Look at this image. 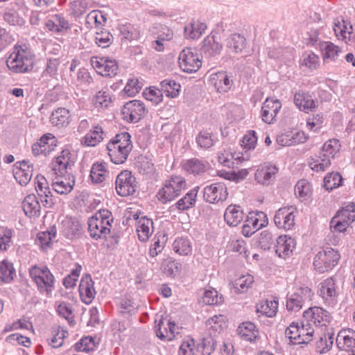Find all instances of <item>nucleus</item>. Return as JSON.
I'll return each instance as SVG.
<instances>
[{
  "instance_id": "nucleus-58",
  "label": "nucleus",
  "mask_w": 355,
  "mask_h": 355,
  "mask_svg": "<svg viewBox=\"0 0 355 355\" xmlns=\"http://www.w3.org/2000/svg\"><path fill=\"white\" fill-rule=\"evenodd\" d=\"M58 314L65 318L70 324L73 322V313L69 303L62 302L57 306Z\"/></svg>"
},
{
  "instance_id": "nucleus-9",
  "label": "nucleus",
  "mask_w": 355,
  "mask_h": 355,
  "mask_svg": "<svg viewBox=\"0 0 355 355\" xmlns=\"http://www.w3.org/2000/svg\"><path fill=\"white\" fill-rule=\"evenodd\" d=\"M136 178L129 171L121 172L116 177L115 188L117 193L121 196L133 195L137 190Z\"/></svg>"
},
{
  "instance_id": "nucleus-34",
  "label": "nucleus",
  "mask_w": 355,
  "mask_h": 355,
  "mask_svg": "<svg viewBox=\"0 0 355 355\" xmlns=\"http://www.w3.org/2000/svg\"><path fill=\"white\" fill-rule=\"evenodd\" d=\"M40 205L35 195L27 196L22 202V209L25 214L29 217L39 216Z\"/></svg>"
},
{
  "instance_id": "nucleus-48",
  "label": "nucleus",
  "mask_w": 355,
  "mask_h": 355,
  "mask_svg": "<svg viewBox=\"0 0 355 355\" xmlns=\"http://www.w3.org/2000/svg\"><path fill=\"white\" fill-rule=\"evenodd\" d=\"M173 250L180 255H188L191 252V245L189 239L183 237L176 239L173 243Z\"/></svg>"
},
{
  "instance_id": "nucleus-26",
  "label": "nucleus",
  "mask_w": 355,
  "mask_h": 355,
  "mask_svg": "<svg viewBox=\"0 0 355 355\" xmlns=\"http://www.w3.org/2000/svg\"><path fill=\"white\" fill-rule=\"evenodd\" d=\"M79 293L82 300L89 304L94 298L96 291L94 288V282L89 275L83 277L79 284Z\"/></svg>"
},
{
  "instance_id": "nucleus-2",
  "label": "nucleus",
  "mask_w": 355,
  "mask_h": 355,
  "mask_svg": "<svg viewBox=\"0 0 355 355\" xmlns=\"http://www.w3.org/2000/svg\"><path fill=\"white\" fill-rule=\"evenodd\" d=\"M111 161L120 164L124 163L132 149L131 136L127 132L117 134L107 145Z\"/></svg>"
},
{
  "instance_id": "nucleus-10",
  "label": "nucleus",
  "mask_w": 355,
  "mask_h": 355,
  "mask_svg": "<svg viewBox=\"0 0 355 355\" xmlns=\"http://www.w3.org/2000/svg\"><path fill=\"white\" fill-rule=\"evenodd\" d=\"M180 68L184 72L197 71L202 65L198 54L190 48L183 49L178 58Z\"/></svg>"
},
{
  "instance_id": "nucleus-41",
  "label": "nucleus",
  "mask_w": 355,
  "mask_h": 355,
  "mask_svg": "<svg viewBox=\"0 0 355 355\" xmlns=\"http://www.w3.org/2000/svg\"><path fill=\"white\" fill-rule=\"evenodd\" d=\"M69 111L64 107H60L52 112L50 121L55 126H64L68 124Z\"/></svg>"
},
{
  "instance_id": "nucleus-14",
  "label": "nucleus",
  "mask_w": 355,
  "mask_h": 355,
  "mask_svg": "<svg viewBox=\"0 0 355 355\" xmlns=\"http://www.w3.org/2000/svg\"><path fill=\"white\" fill-rule=\"evenodd\" d=\"M296 209L292 206L279 209L274 216V222L279 229L292 230L295 225Z\"/></svg>"
},
{
  "instance_id": "nucleus-51",
  "label": "nucleus",
  "mask_w": 355,
  "mask_h": 355,
  "mask_svg": "<svg viewBox=\"0 0 355 355\" xmlns=\"http://www.w3.org/2000/svg\"><path fill=\"white\" fill-rule=\"evenodd\" d=\"M69 333L67 330L60 327L53 332L49 344L52 347L58 348L64 345V340L68 337Z\"/></svg>"
},
{
  "instance_id": "nucleus-8",
  "label": "nucleus",
  "mask_w": 355,
  "mask_h": 355,
  "mask_svg": "<svg viewBox=\"0 0 355 355\" xmlns=\"http://www.w3.org/2000/svg\"><path fill=\"white\" fill-rule=\"evenodd\" d=\"M313 292L308 286H302L296 291L287 295L286 309L289 311L297 312L300 311L305 303L312 300Z\"/></svg>"
},
{
  "instance_id": "nucleus-31",
  "label": "nucleus",
  "mask_w": 355,
  "mask_h": 355,
  "mask_svg": "<svg viewBox=\"0 0 355 355\" xmlns=\"http://www.w3.org/2000/svg\"><path fill=\"white\" fill-rule=\"evenodd\" d=\"M237 331L243 340L250 343L255 342L259 337V330L255 324L251 322H245L241 324L238 327Z\"/></svg>"
},
{
  "instance_id": "nucleus-57",
  "label": "nucleus",
  "mask_w": 355,
  "mask_h": 355,
  "mask_svg": "<svg viewBox=\"0 0 355 355\" xmlns=\"http://www.w3.org/2000/svg\"><path fill=\"white\" fill-rule=\"evenodd\" d=\"M112 40L113 36L107 31L101 30L96 33V44L100 47H108L112 43Z\"/></svg>"
},
{
  "instance_id": "nucleus-43",
  "label": "nucleus",
  "mask_w": 355,
  "mask_h": 355,
  "mask_svg": "<svg viewBox=\"0 0 355 355\" xmlns=\"http://www.w3.org/2000/svg\"><path fill=\"white\" fill-rule=\"evenodd\" d=\"M161 92L166 94V96L175 98L179 95L180 85L171 79H166L160 83Z\"/></svg>"
},
{
  "instance_id": "nucleus-27",
  "label": "nucleus",
  "mask_w": 355,
  "mask_h": 355,
  "mask_svg": "<svg viewBox=\"0 0 355 355\" xmlns=\"http://www.w3.org/2000/svg\"><path fill=\"white\" fill-rule=\"evenodd\" d=\"M105 135L101 125H94L89 132L81 139L80 143L83 146H95L103 141Z\"/></svg>"
},
{
  "instance_id": "nucleus-53",
  "label": "nucleus",
  "mask_w": 355,
  "mask_h": 355,
  "mask_svg": "<svg viewBox=\"0 0 355 355\" xmlns=\"http://www.w3.org/2000/svg\"><path fill=\"white\" fill-rule=\"evenodd\" d=\"M343 178L338 172L327 174L324 178V186L327 190H332L341 185Z\"/></svg>"
},
{
  "instance_id": "nucleus-56",
  "label": "nucleus",
  "mask_w": 355,
  "mask_h": 355,
  "mask_svg": "<svg viewBox=\"0 0 355 355\" xmlns=\"http://www.w3.org/2000/svg\"><path fill=\"white\" fill-rule=\"evenodd\" d=\"M155 328L157 336L161 340H172L175 338L172 331L168 330V326L165 324L164 320H160Z\"/></svg>"
},
{
  "instance_id": "nucleus-19",
  "label": "nucleus",
  "mask_w": 355,
  "mask_h": 355,
  "mask_svg": "<svg viewBox=\"0 0 355 355\" xmlns=\"http://www.w3.org/2000/svg\"><path fill=\"white\" fill-rule=\"evenodd\" d=\"M33 166L28 161L17 162L13 168V175L21 185H26L31 180Z\"/></svg>"
},
{
  "instance_id": "nucleus-23",
  "label": "nucleus",
  "mask_w": 355,
  "mask_h": 355,
  "mask_svg": "<svg viewBox=\"0 0 355 355\" xmlns=\"http://www.w3.org/2000/svg\"><path fill=\"white\" fill-rule=\"evenodd\" d=\"M278 168L275 164H264L257 170L254 175L255 180L261 184L268 185L275 180Z\"/></svg>"
},
{
  "instance_id": "nucleus-59",
  "label": "nucleus",
  "mask_w": 355,
  "mask_h": 355,
  "mask_svg": "<svg viewBox=\"0 0 355 355\" xmlns=\"http://www.w3.org/2000/svg\"><path fill=\"white\" fill-rule=\"evenodd\" d=\"M323 122V114L322 113H318L307 118L306 125L310 130L317 132L322 127Z\"/></svg>"
},
{
  "instance_id": "nucleus-38",
  "label": "nucleus",
  "mask_w": 355,
  "mask_h": 355,
  "mask_svg": "<svg viewBox=\"0 0 355 355\" xmlns=\"http://www.w3.org/2000/svg\"><path fill=\"white\" fill-rule=\"evenodd\" d=\"M199 187H197L189 191L183 198L175 204V207L180 211H185L195 206Z\"/></svg>"
},
{
  "instance_id": "nucleus-45",
  "label": "nucleus",
  "mask_w": 355,
  "mask_h": 355,
  "mask_svg": "<svg viewBox=\"0 0 355 355\" xmlns=\"http://www.w3.org/2000/svg\"><path fill=\"white\" fill-rule=\"evenodd\" d=\"M278 302L275 300H266L257 306V311L267 317L272 318L277 312Z\"/></svg>"
},
{
  "instance_id": "nucleus-37",
  "label": "nucleus",
  "mask_w": 355,
  "mask_h": 355,
  "mask_svg": "<svg viewBox=\"0 0 355 355\" xmlns=\"http://www.w3.org/2000/svg\"><path fill=\"white\" fill-rule=\"evenodd\" d=\"M208 163L196 158L186 160L183 164V168L187 173L196 175L206 171Z\"/></svg>"
},
{
  "instance_id": "nucleus-20",
  "label": "nucleus",
  "mask_w": 355,
  "mask_h": 355,
  "mask_svg": "<svg viewBox=\"0 0 355 355\" xmlns=\"http://www.w3.org/2000/svg\"><path fill=\"white\" fill-rule=\"evenodd\" d=\"M282 108V103L278 99L267 98L261 107L262 120L268 124L273 123Z\"/></svg>"
},
{
  "instance_id": "nucleus-61",
  "label": "nucleus",
  "mask_w": 355,
  "mask_h": 355,
  "mask_svg": "<svg viewBox=\"0 0 355 355\" xmlns=\"http://www.w3.org/2000/svg\"><path fill=\"white\" fill-rule=\"evenodd\" d=\"M314 329L311 327L310 323L300 324L299 323V334H300V338L302 343H309L312 340L313 336Z\"/></svg>"
},
{
  "instance_id": "nucleus-22",
  "label": "nucleus",
  "mask_w": 355,
  "mask_h": 355,
  "mask_svg": "<svg viewBox=\"0 0 355 355\" xmlns=\"http://www.w3.org/2000/svg\"><path fill=\"white\" fill-rule=\"evenodd\" d=\"M275 252L278 257L286 259L290 257L295 247V239L287 235H281L276 239Z\"/></svg>"
},
{
  "instance_id": "nucleus-1",
  "label": "nucleus",
  "mask_w": 355,
  "mask_h": 355,
  "mask_svg": "<svg viewBox=\"0 0 355 355\" xmlns=\"http://www.w3.org/2000/svg\"><path fill=\"white\" fill-rule=\"evenodd\" d=\"M34 55L26 44H15L6 60L8 69L14 73H26L33 68Z\"/></svg>"
},
{
  "instance_id": "nucleus-49",
  "label": "nucleus",
  "mask_w": 355,
  "mask_h": 355,
  "mask_svg": "<svg viewBox=\"0 0 355 355\" xmlns=\"http://www.w3.org/2000/svg\"><path fill=\"white\" fill-rule=\"evenodd\" d=\"M15 276V270L12 263L6 261L0 263V278L3 282H10Z\"/></svg>"
},
{
  "instance_id": "nucleus-46",
  "label": "nucleus",
  "mask_w": 355,
  "mask_h": 355,
  "mask_svg": "<svg viewBox=\"0 0 355 355\" xmlns=\"http://www.w3.org/2000/svg\"><path fill=\"white\" fill-rule=\"evenodd\" d=\"M254 282V277L250 274L242 275L239 278L236 279L233 286L235 290V293H245L248 289L251 287Z\"/></svg>"
},
{
  "instance_id": "nucleus-60",
  "label": "nucleus",
  "mask_w": 355,
  "mask_h": 355,
  "mask_svg": "<svg viewBox=\"0 0 355 355\" xmlns=\"http://www.w3.org/2000/svg\"><path fill=\"white\" fill-rule=\"evenodd\" d=\"M42 149L45 148V155L49 154L52 150H54V147L56 146L57 139L51 134L48 133L44 135L39 140Z\"/></svg>"
},
{
  "instance_id": "nucleus-42",
  "label": "nucleus",
  "mask_w": 355,
  "mask_h": 355,
  "mask_svg": "<svg viewBox=\"0 0 355 355\" xmlns=\"http://www.w3.org/2000/svg\"><path fill=\"white\" fill-rule=\"evenodd\" d=\"M310 168L315 172H323L331 166V158L323 156V154L316 155L315 158H311L309 162Z\"/></svg>"
},
{
  "instance_id": "nucleus-16",
  "label": "nucleus",
  "mask_w": 355,
  "mask_h": 355,
  "mask_svg": "<svg viewBox=\"0 0 355 355\" xmlns=\"http://www.w3.org/2000/svg\"><path fill=\"white\" fill-rule=\"evenodd\" d=\"M227 189L223 182H216L204 188L203 197L209 203H218L225 201L227 198Z\"/></svg>"
},
{
  "instance_id": "nucleus-7",
  "label": "nucleus",
  "mask_w": 355,
  "mask_h": 355,
  "mask_svg": "<svg viewBox=\"0 0 355 355\" xmlns=\"http://www.w3.org/2000/svg\"><path fill=\"white\" fill-rule=\"evenodd\" d=\"M340 259L338 252L331 248L327 247L318 252L313 261L315 269L320 273L331 270Z\"/></svg>"
},
{
  "instance_id": "nucleus-25",
  "label": "nucleus",
  "mask_w": 355,
  "mask_h": 355,
  "mask_svg": "<svg viewBox=\"0 0 355 355\" xmlns=\"http://www.w3.org/2000/svg\"><path fill=\"white\" fill-rule=\"evenodd\" d=\"M294 103L301 111L306 113L313 111L317 107V103L312 96L304 91H298L295 94Z\"/></svg>"
},
{
  "instance_id": "nucleus-12",
  "label": "nucleus",
  "mask_w": 355,
  "mask_h": 355,
  "mask_svg": "<svg viewBox=\"0 0 355 355\" xmlns=\"http://www.w3.org/2000/svg\"><path fill=\"white\" fill-rule=\"evenodd\" d=\"M92 67L103 76H114L117 74L119 66L115 60L108 57H92Z\"/></svg>"
},
{
  "instance_id": "nucleus-32",
  "label": "nucleus",
  "mask_w": 355,
  "mask_h": 355,
  "mask_svg": "<svg viewBox=\"0 0 355 355\" xmlns=\"http://www.w3.org/2000/svg\"><path fill=\"white\" fill-rule=\"evenodd\" d=\"M222 49V44L216 41L215 36L208 35L202 42L201 51L205 56L212 57L219 54Z\"/></svg>"
},
{
  "instance_id": "nucleus-24",
  "label": "nucleus",
  "mask_w": 355,
  "mask_h": 355,
  "mask_svg": "<svg viewBox=\"0 0 355 355\" xmlns=\"http://www.w3.org/2000/svg\"><path fill=\"white\" fill-rule=\"evenodd\" d=\"M210 83L219 93H224L229 91L231 88L233 80L230 79V76L226 71H220L211 76Z\"/></svg>"
},
{
  "instance_id": "nucleus-30",
  "label": "nucleus",
  "mask_w": 355,
  "mask_h": 355,
  "mask_svg": "<svg viewBox=\"0 0 355 355\" xmlns=\"http://www.w3.org/2000/svg\"><path fill=\"white\" fill-rule=\"evenodd\" d=\"M244 214L241 207L231 205H229L224 214V219L230 226L236 227L243 220Z\"/></svg>"
},
{
  "instance_id": "nucleus-28",
  "label": "nucleus",
  "mask_w": 355,
  "mask_h": 355,
  "mask_svg": "<svg viewBox=\"0 0 355 355\" xmlns=\"http://www.w3.org/2000/svg\"><path fill=\"white\" fill-rule=\"evenodd\" d=\"M62 233L69 239L78 237L81 234V225L73 218H66L62 222Z\"/></svg>"
},
{
  "instance_id": "nucleus-15",
  "label": "nucleus",
  "mask_w": 355,
  "mask_h": 355,
  "mask_svg": "<svg viewBox=\"0 0 355 355\" xmlns=\"http://www.w3.org/2000/svg\"><path fill=\"white\" fill-rule=\"evenodd\" d=\"M303 317L307 322L316 327L327 326L332 319L327 310L319 306L310 307L304 312Z\"/></svg>"
},
{
  "instance_id": "nucleus-3",
  "label": "nucleus",
  "mask_w": 355,
  "mask_h": 355,
  "mask_svg": "<svg viewBox=\"0 0 355 355\" xmlns=\"http://www.w3.org/2000/svg\"><path fill=\"white\" fill-rule=\"evenodd\" d=\"M112 212L108 209H101L88 220V232L96 240L106 239L110 233L113 223Z\"/></svg>"
},
{
  "instance_id": "nucleus-5",
  "label": "nucleus",
  "mask_w": 355,
  "mask_h": 355,
  "mask_svg": "<svg viewBox=\"0 0 355 355\" xmlns=\"http://www.w3.org/2000/svg\"><path fill=\"white\" fill-rule=\"evenodd\" d=\"M187 189L184 178L180 175H172L166 180L157 193V198L163 203L170 202L179 196Z\"/></svg>"
},
{
  "instance_id": "nucleus-40",
  "label": "nucleus",
  "mask_w": 355,
  "mask_h": 355,
  "mask_svg": "<svg viewBox=\"0 0 355 355\" xmlns=\"http://www.w3.org/2000/svg\"><path fill=\"white\" fill-rule=\"evenodd\" d=\"M216 346V341L213 337H205L198 344L196 355H210L215 350Z\"/></svg>"
},
{
  "instance_id": "nucleus-33",
  "label": "nucleus",
  "mask_w": 355,
  "mask_h": 355,
  "mask_svg": "<svg viewBox=\"0 0 355 355\" xmlns=\"http://www.w3.org/2000/svg\"><path fill=\"white\" fill-rule=\"evenodd\" d=\"M153 223L146 216L140 218L137 223L138 238L141 241H146L153 232Z\"/></svg>"
},
{
  "instance_id": "nucleus-36",
  "label": "nucleus",
  "mask_w": 355,
  "mask_h": 355,
  "mask_svg": "<svg viewBox=\"0 0 355 355\" xmlns=\"http://www.w3.org/2000/svg\"><path fill=\"white\" fill-rule=\"evenodd\" d=\"M106 166L105 162H96L92 165L89 177L93 183H101L108 177L109 171Z\"/></svg>"
},
{
  "instance_id": "nucleus-21",
  "label": "nucleus",
  "mask_w": 355,
  "mask_h": 355,
  "mask_svg": "<svg viewBox=\"0 0 355 355\" xmlns=\"http://www.w3.org/2000/svg\"><path fill=\"white\" fill-rule=\"evenodd\" d=\"M338 347L347 354L355 352V332L350 329H343L337 335Z\"/></svg>"
},
{
  "instance_id": "nucleus-11",
  "label": "nucleus",
  "mask_w": 355,
  "mask_h": 355,
  "mask_svg": "<svg viewBox=\"0 0 355 355\" xmlns=\"http://www.w3.org/2000/svg\"><path fill=\"white\" fill-rule=\"evenodd\" d=\"M52 175L55 178L52 180V188L60 195H67L69 193L75 185V177L71 172H67L65 174L52 171Z\"/></svg>"
},
{
  "instance_id": "nucleus-52",
  "label": "nucleus",
  "mask_w": 355,
  "mask_h": 355,
  "mask_svg": "<svg viewBox=\"0 0 355 355\" xmlns=\"http://www.w3.org/2000/svg\"><path fill=\"white\" fill-rule=\"evenodd\" d=\"M163 272L170 277L178 275L181 270V264L175 260L167 259L162 263Z\"/></svg>"
},
{
  "instance_id": "nucleus-6",
  "label": "nucleus",
  "mask_w": 355,
  "mask_h": 355,
  "mask_svg": "<svg viewBox=\"0 0 355 355\" xmlns=\"http://www.w3.org/2000/svg\"><path fill=\"white\" fill-rule=\"evenodd\" d=\"M355 220V203L350 202L338 211L330 222L334 232H343Z\"/></svg>"
},
{
  "instance_id": "nucleus-35",
  "label": "nucleus",
  "mask_w": 355,
  "mask_h": 355,
  "mask_svg": "<svg viewBox=\"0 0 355 355\" xmlns=\"http://www.w3.org/2000/svg\"><path fill=\"white\" fill-rule=\"evenodd\" d=\"M246 46V39L241 34L234 33L227 38V47L234 53H241Z\"/></svg>"
},
{
  "instance_id": "nucleus-44",
  "label": "nucleus",
  "mask_w": 355,
  "mask_h": 355,
  "mask_svg": "<svg viewBox=\"0 0 355 355\" xmlns=\"http://www.w3.org/2000/svg\"><path fill=\"white\" fill-rule=\"evenodd\" d=\"M207 28L205 24L200 21H193L185 27L186 35L191 39L200 37Z\"/></svg>"
},
{
  "instance_id": "nucleus-64",
  "label": "nucleus",
  "mask_w": 355,
  "mask_h": 355,
  "mask_svg": "<svg viewBox=\"0 0 355 355\" xmlns=\"http://www.w3.org/2000/svg\"><path fill=\"white\" fill-rule=\"evenodd\" d=\"M142 87V83L137 78H130L128 80L123 91L129 96H134L139 92Z\"/></svg>"
},
{
  "instance_id": "nucleus-55",
  "label": "nucleus",
  "mask_w": 355,
  "mask_h": 355,
  "mask_svg": "<svg viewBox=\"0 0 355 355\" xmlns=\"http://www.w3.org/2000/svg\"><path fill=\"white\" fill-rule=\"evenodd\" d=\"M285 335L293 344H302L300 334H299V323L292 322L285 331Z\"/></svg>"
},
{
  "instance_id": "nucleus-18",
  "label": "nucleus",
  "mask_w": 355,
  "mask_h": 355,
  "mask_svg": "<svg viewBox=\"0 0 355 355\" xmlns=\"http://www.w3.org/2000/svg\"><path fill=\"white\" fill-rule=\"evenodd\" d=\"M75 163L73 155L69 149H64L52 162V171L65 174L71 172V167Z\"/></svg>"
},
{
  "instance_id": "nucleus-13",
  "label": "nucleus",
  "mask_w": 355,
  "mask_h": 355,
  "mask_svg": "<svg viewBox=\"0 0 355 355\" xmlns=\"http://www.w3.org/2000/svg\"><path fill=\"white\" fill-rule=\"evenodd\" d=\"M146 113V107L144 103L138 100H132L126 103L122 110L123 119L129 123H137Z\"/></svg>"
},
{
  "instance_id": "nucleus-39",
  "label": "nucleus",
  "mask_w": 355,
  "mask_h": 355,
  "mask_svg": "<svg viewBox=\"0 0 355 355\" xmlns=\"http://www.w3.org/2000/svg\"><path fill=\"white\" fill-rule=\"evenodd\" d=\"M57 230L55 225L51 226L48 230L38 233L37 241L41 248L44 250L49 248L55 241Z\"/></svg>"
},
{
  "instance_id": "nucleus-47",
  "label": "nucleus",
  "mask_w": 355,
  "mask_h": 355,
  "mask_svg": "<svg viewBox=\"0 0 355 355\" xmlns=\"http://www.w3.org/2000/svg\"><path fill=\"white\" fill-rule=\"evenodd\" d=\"M340 148V144L338 139H329L324 144L320 154H323L324 157L326 156L333 159L335 155L339 152Z\"/></svg>"
},
{
  "instance_id": "nucleus-17",
  "label": "nucleus",
  "mask_w": 355,
  "mask_h": 355,
  "mask_svg": "<svg viewBox=\"0 0 355 355\" xmlns=\"http://www.w3.org/2000/svg\"><path fill=\"white\" fill-rule=\"evenodd\" d=\"M336 285V280L329 277L320 284L319 295L328 306H334L338 301V291Z\"/></svg>"
},
{
  "instance_id": "nucleus-62",
  "label": "nucleus",
  "mask_w": 355,
  "mask_h": 355,
  "mask_svg": "<svg viewBox=\"0 0 355 355\" xmlns=\"http://www.w3.org/2000/svg\"><path fill=\"white\" fill-rule=\"evenodd\" d=\"M120 33L123 38L128 40H137L139 37V31L131 24L122 25Z\"/></svg>"
},
{
  "instance_id": "nucleus-50",
  "label": "nucleus",
  "mask_w": 355,
  "mask_h": 355,
  "mask_svg": "<svg viewBox=\"0 0 355 355\" xmlns=\"http://www.w3.org/2000/svg\"><path fill=\"white\" fill-rule=\"evenodd\" d=\"M334 342L333 336L328 334H324L320 337L319 340L316 342V350L320 354L328 352L332 347Z\"/></svg>"
},
{
  "instance_id": "nucleus-54",
  "label": "nucleus",
  "mask_w": 355,
  "mask_h": 355,
  "mask_svg": "<svg viewBox=\"0 0 355 355\" xmlns=\"http://www.w3.org/2000/svg\"><path fill=\"white\" fill-rule=\"evenodd\" d=\"M223 302V297L219 296L215 289L206 290L202 296V302L207 305H218Z\"/></svg>"
},
{
  "instance_id": "nucleus-4",
  "label": "nucleus",
  "mask_w": 355,
  "mask_h": 355,
  "mask_svg": "<svg viewBox=\"0 0 355 355\" xmlns=\"http://www.w3.org/2000/svg\"><path fill=\"white\" fill-rule=\"evenodd\" d=\"M28 272L39 292L50 296L55 288V277L48 267L34 265L28 269Z\"/></svg>"
},
{
  "instance_id": "nucleus-29",
  "label": "nucleus",
  "mask_w": 355,
  "mask_h": 355,
  "mask_svg": "<svg viewBox=\"0 0 355 355\" xmlns=\"http://www.w3.org/2000/svg\"><path fill=\"white\" fill-rule=\"evenodd\" d=\"M320 49L322 52V58L324 62L336 61L342 49L331 42H320L318 43Z\"/></svg>"
},
{
  "instance_id": "nucleus-63",
  "label": "nucleus",
  "mask_w": 355,
  "mask_h": 355,
  "mask_svg": "<svg viewBox=\"0 0 355 355\" xmlns=\"http://www.w3.org/2000/svg\"><path fill=\"white\" fill-rule=\"evenodd\" d=\"M197 347L193 338H187L182 343L179 349V355H196Z\"/></svg>"
}]
</instances>
